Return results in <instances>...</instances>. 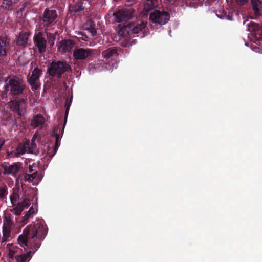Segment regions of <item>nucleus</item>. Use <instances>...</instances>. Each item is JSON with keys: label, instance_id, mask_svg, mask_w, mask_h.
I'll return each mask as SVG.
<instances>
[{"label": "nucleus", "instance_id": "obj_1", "mask_svg": "<svg viewBox=\"0 0 262 262\" xmlns=\"http://www.w3.org/2000/svg\"><path fill=\"white\" fill-rule=\"evenodd\" d=\"M48 229L46 225L41 222L28 226L23 231V234L17 238L18 244L23 247H28L31 251L26 254L15 256L16 262H28L32 254L39 248L41 243L47 234Z\"/></svg>", "mask_w": 262, "mask_h": 262}, {"label": "nucleus", "instance_id": "obj_2", "mask_svg": "<svg viewBox=\"0 0 262 262\" xmlns=\"http://www.w3.org/2000/svg\"><path fill=\"white\" fill-rule=\"evenodd\" d=\"M0 81L5 83V91L8 92L12 98L23 96L26 86L21 78L16 76L3 77L2 74L0 73Z\"/></svg>", "mask_w": 262, "mask_h": 262}, {"label": "nucleus", "instance_id": "obj_3", "mask_svg": "<svg viewBox=\"0 0 262 262\" xmlns=\"http://www.w3.org/2000/svg\"><path fill=\"white\" fill-rule=\"evenodd\" d=\"M72 68L66 61H53L48 66L47 73L49 76L61 78L66 73L71 72Z\"/></svg>", "mask_w": 262, "mask_h": 262}, {"label": "nucleus", "instance_id": "obj_4", "mask_svg": "<svg viewBox=\"0 0 262 262\" xmlns=\"http://www.w3.org/2000/svg\"><path fill=\"white\" fill-rule=\"evenodd\" d=\"M12 99L8 103L9 108L17 116L18 119H21L27 113V100L20 97Z\"/></svg>", "mask_w": 262, "mask_h": 262}, {"label": "nucleus", "instance_id": "obj_5", "mask_svg": "<svg viewBox=\"0 0 262 262\" xmlns=\"http://www.w3.org/2000/svg\"><path fill=\"white\" fill-rule=\"evenodd\" d=\"M58 15L55 10L46 8L39 16V23L45 30L55 25L57 21Z\"/></svg>", "mask_w": 262, "mask_h": 262}, {"label": "nucleus", "instance_id": "obj_6", "mask_svg": "<svg viewBox=\"0 0 262 262\" xmlns=\"http://www.w3.org/2000/svg\"><path fill=\"white\" fill-rule=\"evenodd\" d=\"M169 19L170 14L168 12L159 10H156L151 12L149 17L150 21L160 25L166 24Z\"/></svg>", "mask_w": 262, "mask_h": 262}, {"label": "nucleus", "instance_id": "obj_7", "mask_svg": "<svg viewBox=\"0 0 262 262\" xmlns=\"http://www.w3.org/2000/svg\"><path fill=\"white\" fill-rule=\"evenodd\" d=\"M147 24V22H141L136 25L133 23H127L124 25V30L129 35L142 34L141 37H143L145 36L143 30L145 29Z\"/></svg>", "mask_w": 262, "mask_h": 262}, {"label": "nucleus", "instance_id": "obj_8", "mask_svg": "<svg viewBox=\"0 0 262 262\" xmlns=\"http://www.w3.org/2000/svg\"><path fill=\"white\" fill-rule=\"evenodd\" d=\"M42 74V70L36 67L32 71L31 75L28 78V82L30 85L32 91L37 90L40 86L39 78Z\"/></svg>", "mask_w": 262, "mask_h": 262}, {"label": "nucleus", "instance_id": "obj_9", "mask_svg": "<svg viewBox=\"0 0 262 262\" xmlns=\"http://www.w3.org/2000/svg\"><path fill=\"white\" fill-rule=\"evenodd\" d=\"M11 47L10 39L6 35H0V58L10 55Z\"/></svg>", "mask_w": 262, "mask_h": 262}, {"label": "nucleus", "instance_id": "obj_10", "mask_svg": "<svg viewBox=\"0 0 262 262\" xmlns=\"http://www.w3.org/2000/svg\"><path fill=\"white\" fill-rule=\"evenodd\" d=\"M33 41L39 53H43L46 51L47 42L45 35L43 32H35L33 36Z\"/></svg>", "mask_w": 262, "mask_h": 262}, {"label": "nucleus", "instance_id": "obj_11", "mask_svg": "<svg viewBox=\"0 0 262 262\" xmlns=\"http://www.w3.org/2000/svg\"><path fill=\"white\" fill-rule=\"evenodd\" d=\"M93 54V50L89 48H76L75 49L73 56L76 60H83L89 59Z\"/></svg>", "mask_w": 262, "mask_h": 262}, {"label": "nucleus", "instance_id": "obj_12", "mask_svg": "<svg viewBox=\"0 0 262 262\" xmlns=\"http://www.w3.org/2000/svg\"><path fill=\"white\" fill-rule=\"evenodd\" d=\"M116 21L120 23L127 21L133 16V12L130 10H119L113 13Z\"/></svg>", "mask_w": 262, "mask_h": 262}, {"label": "nucleus", "instance_id": "obj_13", "mask_svg": "<svg viewBox=\"0 0 262 262\" xmlns=\"http://www.w3.org/2000/svg\"><path fill=\"white\" fill-rule=\"evenodd\" d=\"M30 35L29 32L21 31L15 40L16 46L20 48H26L28 45Z\"/></svg>", "mask_w": 262, "mask_h": 262}, {"label": "nucleus", "instance_id": "obj_14", "mask_svg": "<svg viewBox=\"0 0 262 262\" xmlns=\"http://www.w3.org/2000/svg\"><path fill=\"white\" fill-rule=\"evenodd\" d=\"M20 163H14L9 166H5L4 167L3 174L16 177L20 170Z\"/></svg>", "mask_w": 262, "mask_h": 262}, {"label": "nucleus", "instance_id": "obj_15", "mask_svg": "<svg viewBox=\"0 0 262 262\" xmlns=\"http://www.w3.org/2000/svg\"><path fill=\"white\" fill-rule=\"evenodd\" d=\"M75 42L71 39L62 40L58 46V50L62 53L70 52L74 47Z\"/></svg>", "mask_w": 262, "mask_h": 262}, {"label": "nucleus", "instance_id": "obj_16", "mask_svg": "<svg viewBox=\"0 0 262 262\" xmlns=\"http://www.w3.org/2000/svg\"><path fill=\"white\" fill-rule=\"evenodd\" d=\"M249 30L254 32L256 41L262 40V26L254 22H251L248 24Z\"/></svg>", "mask_w": 262, "mask_h": 262}, {"label": "nucleus", "instance_id": "obj_17", "mask_svg": "<svg viewBox=\"0 0 262 262\" xmlns=\"http://www.w3.org/2000/svg\"><path fill=\"white\" fill-rule=\"evenodd\" d=\"M60 132V128L58 127H55L53 130V136L55 138V143L53 150L51 152H49V155H50V156L51 157L57 152V149L60 145V138L59 134Z\"/></svg>", "mask_w": 262, "mask_h": 262}, {"label": "nucleus", "instance_id": "obj_18", "mask_svg": "<svg viewBox=\"0 0 262 262\" xmlns=\"http://www.w3.org/2000/svg\"><path fill=\"white\" fill-rule=\"evenodd\" d=\"M45 121V118L41 114H36L33 116L31 125L33 128L42 125Z\"/></svg>", "mask_w": 262, "mask_h": 262}, {"label": "nucleus", "instance_id": "obj_19", "mask_svg": "<svg viewBox=\"0 0 262 262\" xmlns=\"http://www.w3.org/2000/svg\"><path fill=\"white\" fill-rule=\"evenodd\" d=\"M18 1V0H3L1 8L5 10H12Z\"/></svg>", "mask_w": 262, "mask_h": 262}, {"label": "nucleus", "instance_id": "obj_20", "mask_svg": "<svg viewBox=\"0 0 262 262\" xmlns=\"http://www.w3.org/2000/svg\"><path fill=\"white\" fill-rule=\"evenodd\" d=\"M29 141H27L25 143H20L16 148V152L14 154V156L18 157L20 155H24L26 152L27 147H29Z\"/></svg>", "mask_w": 262, "mask_h": 262}, {"label": "nucleus", "instance_id": "obj_21", "mask_svg": "<svg viewBox=\"0 0 262 262\" xmlns=\"http://www.w3.org/2000/svg\"><path fill=\"white\" fill-rule=\"evenodd\" d=\"M252 9L256 15H261L262 14V3L259 0H251Z\"/></svg>", "mask_w": 262, "mask_h": 262}, {"label": "nucleus", "instance_id": "obj_22", "mask_svg": "<svg viewBox=\"0 0 262 262\" xmlns=\"http://www.w3.org/2000/svg\"><path fill=\"white\" fill-rule=\"evenodd\" d=\"M13 225V221L8 218H6L3 222V233L11 234V229Z\"/></svg>", "mask_w": 262, "mask_h": 262}, {"label": "nucleus", "instance_id": "obj_23", "mask_svg": "<svg viewBox=\"0 0 262 262\" xmlns=\"http://www.w3.org/2000/svg\"><path fill=\"white\" fill-rule=\"evenodd\" d=\"M84 0H77V2L72 6H70V10L71 12L77 13L84 10Z\"/></svg>", "mask_w": 262, "mask_h": 262}, {"label": "nucleus", "instance_id": "obj_24", "mask_svg": "<svg viewBox=\"0 0 262 262\" xmlns=\"http://www.w3.org/2000/svg\"><path fill=\"white\" fill-rule=\"evenodd\" d=\"M117 55V50L115 48H110L102 52V57L106 59H108L113 56H116Z\"/></svg>", "mask_w": 262, "mask_h": 262}, {"label": "nucleus", "instance_id": "obj_25", "mask_svg": "<svg viewBox=\"0 0 262 262\" xmlns=\"http://www.w3.org/2000/svg\"><path fill=\"white\" fill-rule=\"evenodd\" d=\"M95 27V23L92 20L88 21L84 26L85 29L88 30L92 36H95L97 33Z\"/></svg>", "mask_w": 262, "mask_h": 262}, {"label": "nucleus", "instance_id": "obj_26", "mask_svg": "<svg viewBox=\"0 0 262 262\" xmlns=\"http://www.w3.org/2000/svg\"><path fill=\"white\" fill-rule=\"evenodd\" d=\"M71 102H72L71 99L69 101H68V99H67L66 102L65 104L66 111H65V115H64V124H63V128H62V130H61L62 134H63L64 128L65 127V125H66V122L67 121V117H68V113H69V111L70 107L71 106Z\"/></svg>", "mask_w": 262, "mask_h": 262}, {"label": "nucleus", "instance_id": "obj_27", "mask_svg": "<svg viewBox=\"0 0 262 262\" xmlns=\"http://www.w3.org/2000/svg\"><path fill=\"white\" fill-rule=\"evenodd\" d=\"M36 138V135L35 134L33 136V137L32 139V140H31V144L30 145H29V147H28L29 152L30 153H33V152H35L36 151H37V145L35 142Z\"/></svg>", "mask_w": 262, "mask_h": 262}, {"label": "nucleus", "instance_id": "obj_28", "mask_svg": "<svg viewBox=\"0 0 262 262\" xmlns=\"http://www.w3.org/2000/svg\"><path fill=\"white\" fill-rule=\"evenodd\" d=\"M156 1V0L147 1L144 3V9L147 12L152 10L155 7V2Z\"/></svg>", "mask_w": 262, "mask_h": 262}, {"label": "nucleus", "instance_id": "obj_29", "mask_svg": "<svg viewBox=\"0 0 262 262\" xmlns=\"http://www.w3.org/2000/svg\"><path fill=\"white\" fill-rule=\"evenodd\" d=\"M23 210L24 208L23 207V206L20 204H19L18 203L17 206L12 209H11V211L16 215H19L21 213Z\"/></svg>", "mask_w": 262, "mask_h": 262}, {"label": "nucleus", "instance_id": "obj_30", "mask_svg": "<svg viewBox=\"0 0 262 262\" xmlns=\"http://www.w3.org/2000/svg\"><path fill=\"white\" fill-rule=\"evenodd\" d=\"M37 175V172H35L31 174H26L25 175V179L26 181L29 182H32L35 179Z\"/></svg>", "mask_w": 262, "mask_h": 262}, {"label": "nucleus", "instance_id": "obj_31", "mask_svg": "<svg viewBox=\"0 0 262 262\" xmlns=\"http://www.w3.org/2000/svg\"><path fill=\"white\" fill-rule=\"evenodd\" d=\"M18 203L20 204L24 209V208L28 207L30 205V200L26 197L23 199V201L20 202Z\"/></svg>", "mask_w": 262, "mask_h": 262}, {"label": "nucleus", "instance_id": "obj_32", "mask_svg": "<svg viewBox=\"0 0 262 262\" xmlns=\"http://www.w3.org/2000/svg\"><path fill=\"white\" fill-rule=\"evenodd\" d=\"M77 35L78 36L77 38L79 39H81L84 41H87L89 40V37L83 32H79L77 33Z\"/></svg>", "mask_w": 262, "mask_h": 262}, {"label": "nucleus", "instance_id": "obj_33", "mask_svg": "<svg viewBox=\"0 0 262 262\" xmlns=\"http://www.w3.org/2000/svg\"><path fill=\"white\" fill-rule=\"evenodd\" d=\"M7 187L6 185L0 187V198H4L7 194Z\"/></svg>", "mask_w": 262, "mask_h": 262}, {"label": "nucleus", "instance_id": "obj_34", "mask_svg": "<svg viewBox=\"0 0 262 262\" xmlns=\"http://www.w3.org/2000/svg\"><path fill=\"white\" fill-rule=\"evenodd\" d=\"M19 197V195L18 194L14 193L13 195L10 196V199L11 202L13 206H15L17 198Z\"/></svg>", "mask_w": 262, "mask_h": 262}, {"label": "nucleus", "instance_id": "obj_35", "mask_svg": "<svg viewBox=\"0 0 262 262\" xmlns=\"http://www.w3.org/2000/svg\"><path fill=\"white\" fill-rule=\"evenodd\" d=\"M186 6H191V4H195L197 3L198 0H184ZM201 0H198L200 1Z\"/></svg>", "mask_w": 262, "mask_h": 262}, {"label": "nucleus", "instance_id": "obj_36", "mask_svg": "<svg viewBox=\"0 0 262 262\" xmlns=\"http://www.w3.org/2000/svg\"><path fill=\"white\" fill-rule=\"evenodd\" d=\"M6 142L5 138L3 137H0V151L2 150L3 146Z\"/></svg>", "mask_w": 262, "mask_h": 262}, {"label": "nucleus", "instance_id": "obj_37", "mask_svg": "<svg viewBox=\"0 0 262 262\" xmlns=\"http://www.w3.org/2000/svg\"><path fill=\"white\" fill-rule=\"evenodd\" d=\"M10 236V235L3 233V237L2 239V242L4 243L7 241V239Z\"/></svg>", "mask_w": 262, "mask_h": 262}, {"label": "nucleus", "instance_id": "obj_38", "mask_svg": "<svg viewBox=\"0 0 262 262\" xmlns=\"http://www.w3.org/2000/svg\"><path fill=\"white\" fill-rule=\"evenodd\" d=\"M35 212V210L33 208V207H31L29 211H28L27 212H26V214H28V215H30V217H31L32 215L33 214H34Z\"/></svg>", "mask_w": 262, "mask_h": 262}, {"label": "nucleus", "instance_id": "obj_39", "mask_svg": "<svg viewBox=\"0 0 262 262\" xmlns=\"http://www.w3.org/2000/svg\"><path fill=\"white\" fill-rule=\"evenodd\" d=\"M235 1L238 5H244L247 3L248 0H235Z\"/></svg>", "mask_w": 262, "mask_h": 262}, {"label": "nucleus", "instance_id": "obj_40", "mask_svg": "<svg viewBox=\"0 0 262 262\" xmlns=\"http://www.w3.org/2000/svg\"><path fill=\"white\" fill-rule=\"evenodd\" d=\"M15 253V251L14 250L10 249L9 253V256L10 258L13 259L14 255Z\"/></svg>", "mask_w": 262, "mask_h": 262}, {"label": "nucleus", "instance_id": "obj_41", "mask_svg": "<svg viewBox=\"0 0 262 262\" xmlns=\"http://www.w3.org/2000/svg\"><path fill=\"white\" fill-rule=\"evenodd\" d=\"M29 217H30V215H28L26 213L23 217V222L27 221Z\"/></svg>", "mask_w": 262, "mask_h": 262}, {"label": "nucleus", "instance_id": "obj_42", "mask_svg": "<svg viewBox=\"0 0 262 262\" xmlns=\"http://www.w3.org/2000/svg\"><path fill=\"white\" fill-rule=\"evenodd\" d=\"M33 171L32 167L29 166V172H31Z\"/></svg>", "mask_w": 262, "mask_h": 262}]
</instances>
